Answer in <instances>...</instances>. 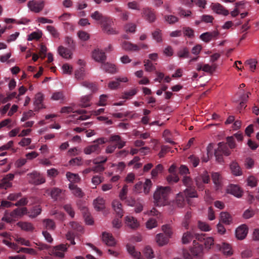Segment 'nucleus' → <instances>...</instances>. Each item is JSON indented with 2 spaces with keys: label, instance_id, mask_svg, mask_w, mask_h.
Wrapping results in <instances>:
<instances>
[{
  "label": "nucleus",
  "instance_id": "37998d69",
  "mask_svg": "<svg viewBox=\"0 0 259 259\" xmlns=\"http://www.w3.org/2000/svg\"><path fill=\"white\" fill-rule=\"evenodd\" d=\"M145 69L146 71L151 72L156 70L155 66L149 60H145L144 61Z\"/></svg>",
  "mask_w": 259,
  "mask_h": 259
},
{
  "label": "nucleus",
  "instance_id": "b1692460",
  "mask_svg": "<svg viewBox=\"0 0 259 259\" xmlns=\"http://www.w3.org/2000/svg\"><path fill=\"white\" fill-rule=\"evenodd\" d=\"M121 47L123 50L128 51H138L140 50L138 45L126 41H124L122 43Z\"/></svg>",
  "mask_w": 259,
  "mask_h": 259
},
{
  "label": "nucleus",
  "instance_id": "ddd939ff",
  "mask_svg": "<svg viewBox=\"0 0 259 259\" xmlns=\"http://www.w3.org/2000/svg\"><path fill=\"white\" fill-rule=\"evenodd\" d=\"M143 13L145 19L149 22L152 23L155 21L156 16L154 10L150 8H144L143 9Z\"/></svg>",
  "mask_w": 259,
  "mask_h": 259
},
{
  "label": "nucleus",
  "instance_id": "a19ab883",
  "mask_svg": "<svg viewBox=\"0 0 259 259\" xmlns=\"http://www.w3.org/2000/svg\"><path fill=\"white\" fill-rule=\"evenodd\" d=\"M143 185V192L145 194H149L152 185V183L150 179H146Z\"/></svg>",
  "mask_w": 259,
  "mask_h": 259
},
{
  "label": "nucleus",
  "instance_id": "dca6fc26",
  "mask_svg": "<svg viewBox=\"0 0 259 259\" xmlns=\"http://www.w3.org/2000/svg\"><path fill=\"white\" fill-rule=\"evenodd\" d=\"M44 96L41 93H38L35 95V101L34 102L35 111H38L40 109L45 108L42 104Z\"/></svg>",
  "mask_w": 259,
  "mask_h": 259
},
{
  "label": "nucleus",
  "instance_id": "7c9ffc66",
  "mask_svg": "<svg viewBox=\"0 0 259 259\" xmlns=\"http://www.w3.org/2000/svg\"><path fill=\"white\" fill-rule=\"evenodd\" d=\"M221 153L225 156H229L231 152L229 149L227 143L224 142H220L218 144V148H217Z\"/></svg>",
  "mask_w": 259,
  "mask_h": 259
},
{
  "label": "nucleus",
  "instance_id": "8fccbe9b",
  "mask_svg": "<svg viewBox=\"0 0 259 259\" xmlns=\"http://www.w3.org/2000/svg\"><path fill=\"white\" fill-rule=\"evenodd\" d=\"M44 226L47 229L54 230L55 228L54 222L51 219H45L44 220Z\"/></svg>",
  "mask_w": 259,
  "mask_h": 259
},
{
  "label": "nucleus",
  "instance_id": "49530a36",
  "mask_svg": "<svg viewBox=\"0 0 259 259\" xmlns=\"http://www.w3.org/2000/svg\"><path fill=\"white\" fill-rule=\"evenodd\" d=\"M163 169V167L162 164H159L156 165L155 168L153 169L151 171L152 178H154L156 177L159 173H160L162 171Z\"/></svg>",
  "mask_w": 259,
  "mask_h": 259
},
{
  "label": "nucleus",
  "instance_id": "0e129e2a",
  "mask_svg": "<svg viewBox=\"0 0 259 259\" xmlns=\"http://www.w3.org/2000/svg\"><path fill=\"white\" fill-rule=\"evenodd\" d=\"M35 114L33 113V111L31 110H29L28 112H26L23 113L22 117L21 119V121H25L30 117H33Z\"/></svg>",
  "mask_w": 259,
  "mask_h": 259
},
{
  "label": "nucleus",
  "instance_id": "6ab92c4d",
  "mask_svg": "<svg viewBox=\"0 0 259 259\" xmlns=\"http://www.w3.org/2000/svg\"><path fill=\"white\" fill-rule=\"evenodd\" d=\"M125 223L127 226L132 229H136L139 227V223L137 219L132 216L125 217Z\"/></svg>",
  "mask_w": 259,
  "mask_h": 259
},
{
  "label": "nucleus",
  "instance_id": "2eb2a0df",
  "mask_svg": "<svg viewBox=\"0 0 259 259\" xmlns=\"http://www.w3.org/2000/svg\"><path fill=\"white\" fill-rule=\"evenodd\" d=\"M210 7L214 12L218 14L227 16L229 14V11L219 3H212Z\"/></svg>",
  "mask_w": 259,
  "mask_h": 259
},
{
  "label": "nucleus",
  "instance_id": "6e6552de",
  "mask_svg": "<svg viewBox=\"0 0 259 259\" xmlns=\"http://www.w3.org/2000/svg\"><path fill=\"white\" fill-rule=\"evenodd\" d=\"M44 1H30L27 3V6L31 11L38 13L41 11L44 8Z\"/></svg>",
  "mask_w": 259,
  "mask_h": 259
},
{
  "label": "nucleus",
  "instance_id": "e2e57ef3",
  "mask_svg": "<svg viewBox=\"0 0 259 259\" xmlns=\"http://www.w3.org/2000/svg\"><path fill=\"white\" fill-rule=\"evenodd\" d=\"M255 211L252 209H246L243 214V218L245 219H249L254 216Z\"/></svg>",
  "mask_w": 259,
  "mask_h": 259
},
{
  "label": "nucleus",
  "instance_id": "72a5a7b5",
  "mask_svg": "<svg viewBox=\"0 0 259 259\" xmlns=\"http://www.w3.org/2000/svg\"><path fill=\"white\" fill-rule=\"evenodd\" d=\"M91 17L94 20L98 21L100 24H101L107 17L105 16H104L102 13H101L100 12L98 11H96L93 13L91 15Z\"/></svg>",
  "mask_w": 259,
  "mask_h": 259
},
{
  "label": "nucleus",
  "instance_id": "423d86ee",
  "mask_svg": "<svg viewBox=\"0 0 259 259\" xmlns=\"http://www.w3.org/2000/svg\"><path fill=\"white\" fill-rule=\"evenodd\" d=\"M61 113H69L70 112H74L73 111V108L71 107L67 106V107H63L61 108ZM75 112H76L80 115L76 118L77 120H84L87 119H88L90 117L89 115H85V114L87 113V111L83 109H79L75 111Z\"/></svg>",
  "mask_w": 259,
  "mask_h": 259
},
{
  "label": "nucleus",
  "instance_id": "680f3d73",
  "mask_svg": "<svg viewBox=\"0 0 259 259\" xmlns=\"http://www.w3.org/2000/svg\"><path fill=\"white\" fill-rule=\"evenodd\" d=\"M162 230L163 231V232L164 233V234H165L164 235L165 236H166L168 238H169L171 237V236L172 234V232L171 231V229L169 225H163L162 227Z\"/></svg>",
  "mask_w": 259,
  "mask_h": 259
},
{
  "label": "nucleus",
  "instance_id": "2f4dec72",
  "mask_svg": "<svg viewBox=\"0 0 259 259\" xmlns=\"http://www.w3.org/2000/svg\"><path fill=\"white\" fill-rule=\"evenodd\" d=\"M169 238L162 233H159L156 236V242L159 246H163L167 243Z\"/></svg>",
  "mask_w": 259,
  "mask_h": 259
},
{
  "label": "nucleus",
  "instance_id": "5701e85b",
  "mask_svg": "<svg viewBox=\"0 0 259 259\" xmlns=\"http://www.w3.org/2000/svg\"><path fill=\"white\" fill-rule=\"evenodd\" d=\"M112 205L117 216L119 218H121L123 213L122 204L118 200H114L113 201Z\"/></svg>",
  "mask_w": 259,
  "mask_h": 259
},
{
  "label": "nucleus",
  "instance_id": "5fc2aeb1",
  "mask_svg": "<svg viewBox=\"0 0 259 259\" xmlns=\"http://www.w3.org/2000/svg\"><path fill=\"white\" fill-rule=\"evenodd\" d=\"M124 30L126 32L134 33L136 29V25L133 23H129L124 26Z\"/></svg>",
  "mask_w": 259,
  "mask_h": 259
},
{
  "label": "nucleus",
  "instance_id": "4468645a",
  "mask_svg": "<svg viewBox=\"0 0 259 259\" xmlns=\"http://www.w3.org/2000/svg\"><path fill=\"white\" fill-rule=\"evenodd\" d=\"M248 233V228L245 224L238 227L235 231L236 236L239 240H243L245 238Z\"/></svg>",
  "mask_w": 259,
  "mask_h": 259
},
{
  "label": "nucleus",
  "instance_id": "aec40b11",
  "mask_svg": "<svg viewBox=\"0 0 259 259\" xmlns=\"http://www.w3.org/2000/svg\"><path fill=\"white\" fill-rule=\"evenodd\" d=\"M101 68L109 73L114 74L117 72V69L115 65L108 62H103L101 64Z\"/></svg>",
  "mask_w": 259,
  "mask_h": 259
},
{
  "label": "nucleus",
  "instance_id": "58836bf2",
  "mask_svg": "<svg viewBox=\"0 0 259 259\" xmlns=\"http://www.w3.org/2000/svg\"><path fill=\"white\" fill-rule=\"evenodd\" d=\"M18 225L22 230L25 231H31L34 229L32 225L30 223L19 222Z\"/></svg>",
  "mask_w": 259,
  "mask_h": 259
},
{
  "label": "nucleus",
  "instance_id": "f704fd0d",
  "mask_svg": "<svg viewBox=\"0 0 259 259\" xmlns=\"http://www.w3.org/2000/svg\"><path fill=\"white\" fill-rule=\"evenodd\" d=\"M58 52L60 56L65 58H69L71 57V51L62 46H60L58 48Z\"/></svg>",
  "mask_w": 259,
  "mask_h": 259
},
{
  "label": "nucleus",
  "instance_id": "de8ad7c7",
  "mask_svg": "<svg viewBox=\"0 0 259 259\" xmlns=\"http://www.w3.org/2000/svg\"><path fill=\"white\" fill-rule=\"evenodd\" d=\"M62 192V190L58 188L54 187L52 189L50 195L53 199H57L58 197L60 196Z\"/></svg>",
  "mask_w": 259,
  "mask_h": 259
},
{
  "label": "nucleus",
  "instance_id": "4be33fe9",
  "mask_svg": "<svg viewBox=\"0 0 259 259\" xmlns=\"http://www.w3.org/2000/svg\"><path fill=\"white\" fill-rule=\"evenodd\" d=\"M227 191L229 193H230L238 198L241 197L242 195V192L240 190V187L236 185H230L227 189Z\"/></svg>",
  "mask_w": 259,
  "mask_h": 259
},
{
  "label": "nucleus",
  "instance_id": "bb28decb",
  "mask_svg": "<svg viewBox=\"0 0 259 259\" xmlns=\"http://www.w3.org/2000/svg\"><path fill=\"white\" fill-rule=\"evenodd\" d=\"M220 221L226 225H229L232 223V217L227 212H222L220 214Z\"/></svg>",
  "mask_w": 259,
  "mask_h": 259
},
{
  "label": "nucleus",
  "instance_id": "c9c22d12",
  "mask_svg": "<svg viewBox=\"0 0 259 259\" xmlns=\"http://www.w3.org/2000/svg\"><path fill=\"white\" fill-rule=\"evenodd\" d=\"M66 177L71 183H78L80 181V177L78 174H75L70 172H67Z\"/></svg>",
  "mask_w": 259,
  "mask_h": 259
},
{
  "label": "nucleus",
  "instance_id": "f8f14e48",
  "mask_svg": "<svg viewBox=\"0 0 259 259\" xmlns=\"http://www.w3.org/2000/svg\"><path fill=\"white\" fill-rule=\"evenodd\" d=\"M92 57L96 62H100L101 64L106 60L105 53L98 49L93 51Z\"/></svg>",
  "mask_w": 259,
  "mask_h": 259
},
{
  "label": "nucleus",
  "instance_id": "393cba45",
  "mask_svg": "<svg viewBox=\"0 0 259 259\" xmlns=\"http://www.w3.org/2000/svg\"><path fill=\"white\" fill-rule=\"evenodd\" d=\"M27 213V209L26 207L17 208L11 212V215L15 219L21 217L25 214Z\"/></svg>",
  "mask_w": 259,
  "mask_h": 259
},
{
  "label": "nucleus",
  "instance_id": "0eeeda50",
  "mask_svg": "<svg viewBox=\"0 0 259 259\" xmlns=\"http://www.w3.org/2000/svg\"><path fill=\"white\" fill-rule=\"evenodd\" d=\"M67 250L66 244H61L54 246L50 250V254L57 257L63 258L64 256V252Z\"/></svg>",
  "mask_w": 259,
  "mask_h": 259
},
{
  "label": "nucleus",
  "instance_id": "c03bdc74",
  "mask_svg": "<svg viewBox=\"0 0 259 259\" xmlns=\"http://www.w3.org/2000/svg\"><path fill=\"white\" fill-rule=\"evenodd\" d=\"M195 182L199 191H203L204 189L205 186L203 184L200 175L195 178Z\"/></svg>",
  "mask_w": 259,
  "mask_h": 259
},
{
  "label": "nucleus",
  "instance_id": "603ef678",
  "mask_svg": "<svg viewBox=\"0 0 259 259\" xmlns=\"http://www.w3.org/2000/svg\"><path fill=\"white\" fill-rule=\"evenodd\" d=\"M167 182L169 184L177 183L179 181V178L177 174H172L166 178Z\"/></svg>",
  "mask_w": 259,
  "mask_h": 259
},
{
  "label": "nucleus",
  "instance_id": "338daca9",
  "mask_svg": "<svg viewBox=\"0 0 259 259\" xmlns=\"http://www.w3.org/2000/svg\"><path fill=\"white\" fill-rule=\"evenodd\" d=\"M189 162L193 165L194 167L198 166L199 163V159L198 157L194 156L191 155L189 157Z\"/></svg>",
  "mask_w": 259,
  "mask_h": 259
},
{
  "label": "nucleus",
  "instance_id": "a18cd8bd",
  "mask_svg": "<svg viewBox=\"0 0 259 259\" xmlns=\"http://www.w3.org/2000/svg\"><path fill=\"white\" fill-rule=\"evenodd\" d=\"M178 56L181 58H188L189 56V52L187 48H184L178 52Z\"/></svg>",
  "mask_w": 259,
  "mask_h": 259
},
{
  "label": "nucleus",
  "instance_id": "774afa93",
  "mask_svg": "<svg viewBox=\"0 0 259 259\" xmlns=\"http://www.w3.org/2000/svg\"><path fill=\"white\" fill-rule=\"evenodd\" d=\"M164 19L169 24H174L178 21V18L174 15H165Z\"/></svg>",
  "mask_w": 259,
  "mask_h": 259
},
{
  "label": "nucleus",
  "instance_id": "ea45409f",
  "mask_svg": "<svg viewBox=\"0 0 259 259\" xmlns=\"http://www.w3.org/2000/svg\"><path fill=\"white\" fill-rule=\"evenodd\" d=\"M185 194L189 198H195L198 197L197 192L195 188H187L185 191Z\"/></svg>",
  "mask_w": 259,
  "mask_h": 259
},
{
  "label": "nucleus",
  "instance_id": "4d7b16f0",
  "mask_svg": "<svg viewBox=\"0 0 259 259\" xmlns=\"http://www.w3.org/2000/svg\"><path fill=\"white\" fill-rule=\"evenodd\" d=\"M144 254L145 256L148 258H152L154 257L153 251L151 247L147 246H146L144 251Z\"/></svg>",
  "mask_w": 259,
  "mask_h": 259
},
{
  "label": "nucleus",
  "instance_id": "473e14b6",
  "mask_svg": "<svg viewBox=\"0 0 259 259\" xmlns=\"http://www.w3.org/2000/svg\"><path fill=\"white\" fill-rule=\"evenodd\" d=\"M211 178L213 183L218 189L221 186V176L219 172H212L211 173Z\"/></svg>",
  "mask_w": 259,
  "mask_h": 259
},
{
  "label": "nucleus",
  "instance_id": "412c9836",
  "mask_svg": "<svg viewBox=\"0 0 259 259\" xmlns=\"http://www.w3.org/2000/svg\"><path fill=\"white\" fill-rule=\"evenodd\" d=\"M109 141L110 142H115L116 144L114 146H116L118 149H121L125 145L126 142L122 140L121 138L119 135H111L110 137Z\"/></svg>",
  "mask_w": 259,
  "mask_h": 259
},
{
  "label": "nucleus",
  "instance_id": "f03ea898",
  "mask_svg": "<svg viewBox=\"0 0 259 259\" xmlns=\"http://www.w3.org/2000/svg\"><path fill=\"white\" fill-rule=\"evenodd\" d=\"M193 247L190 249V251L184 250L183 256L185 259H193V256L200 257L203 254V247L202 244H198L196 240L193 241Z\"/></svg>",
  "mask_w": 259,
  "mask_h": 259
},
{
  "label": "nucleus",
  "instance_id": "69168bd1",
  "mask_svg": "<svg viewBox=\"0 0 259 259\" xmlns=\"http://www.w3.org/2000/svg\"><path fill=\"white\" fill-rule=\"evenodd\" d=\"M47 29L53 37L55 38H58L59 37V33L54 26L51 25L47 26Z\"/></svg>",
  "mask_w": 259,
  "mask_h": 259
},
{
  "label": "nucleus",
  "instance_id": "a878e982",
  "mask_svg": "<svg viewBox=\"0 0 259 259\" xmlns=\"http://www.w3.org/2000/svg\"><path fill=\"white\" fill-rule=\"evenodd\" d=\"M128 81L127 77H117L116 80L109 82L108 87L111 90L117 89L120 85V82H126Z\"/></svg>",
  "mask_w": 259,
  "mask_h": 259
},
{
  "label": "nucleus",
  "instance_id": "a211bd4d",
  "mask_svg": "<svg viewBox=\"0 0 259 259\" xmlns=\"http://www.w3.org/2000/svg\"><path fill=\"white\" fill-rule=\"evenodd\" d=\"M99 158H97L93 160V163L95 164H96L95 166L92 167L93 171L95 172H100L103 171L105 169V168L102 165V164L105 163L107 160V158L106 157H105V158H104L103 160H99Z\"/></svg>",
  "mask_w": 259,
  "mask_h": 259
},
{
  "label": "nucleus",
  "instance_id": "09e8293b",
  "mask_svg": "<svg viewBox=\"0 0 259 259\" xmlns=\"http://www.w3.org/2000/svg\"><path fill=\"white\" fill-rule=\"evenodd\" d=\"M193 238V235L190 232H187L183 234L182 242L184 244L189 243Z\"/></svg>",
  "mask_w": 259,
  "mask_h": 259
},
{
  "label": "nucleus",
  "instance_id": "7ed1b4c3",
  "mask_svg": "<svg viewBox=\"0 0 259 259\" xmlns=\"http://www.w3.org/2000/svg\"><path fill=\"white\" fill-rule=\"evenodd\" d=\"M105 143L104 138H99L94 141L93 144L88 146L84 149V152L86 154H91L93 153L98 154L101 149V145Z\"/></svg>",
  "mask_w": 259,
  "mask_h": 259
},
{
  "label": "nucleus",
  "instance_id": "e433bc0d",
  "mask_svg": "<svg viewBox=\"0 0 259 259\" xmlns=\"http://www.w3.org/2000/svg\"><path fill=\"white\" fill-rule=\"evenodd\" d=\"M185 203L184 196L182 194H178L176 197L175 205L178 207H183Z\"/></svg>",
  "mask_w": 259,
  "mask_h": 259
},
{
  "label": "nucleus",
  "instance_id": "c85d7f7f",
  "mask_svg": "<svg viewBox=\"0 0 259 259\" xmlns=\"http://www.w3.org/2000/svg\"><path fill=\"white\" fill-rule=\"evenodd\" d=\"M230 169L233 175L236 176H241L242 174V170L239 164L236 162H232L230 165Z\"/></svg>",
  "mask_w": 259,
  "mask_h": 259
},
{
  "label": "nucleus",
  "instance_id": "6e6d98bb",
  "mask_svg": "<svg viewBox=\"0 0 259 259\" xmlns=\"http://www.w3.org/2000/svg\"><path fill=\"white\" fill-rule=\"evenodd\" d=\"M91 97L90 96H85L81 98L80 100V105L82 107H87L90 105Z\"/></svg>",
  "mask_w": 259,
  "mask_h": 259
},
{
  "label": "nucleus",
  "instance_id": "4c0bfd02",
  "mask_svg": "<svg viewBox=\"0 0 259 259\" xmlns=\"http://www.w3.org/2000/svg\"><path fill=\"white\" fill-rule=\"evenodd\" d=\"M127 250L128 253L134 257H139L141 255V252L137 251L134 246L127 244L126 245Z\"/></svg>",
  "mask_w": 259,
  "mask_h": 259
},
{
  "label": "nucleus",
  "instance_id": "79ce46f5",
  "mask_svg": "<svg viewBox=\"0 0 259 259\" xmlns=\"http://www.w3.org/2000/svg\"><path fill=\"white\" fill-rule=\"evenodd\" d=\"M81 84L82 86L89 89L92 92H95L97 90L96 84L95 83L91 82L88 81H82Z\"/></svg>",
  "mask_w": 259,
  "mask_h": 259
},
{
  "label": "nucleus",
  "instance_id": "f3484780",
  "mask_svg": "<svg viewBox=\"0 0 259 259\" xmlns=\"http://www.w3.org/2000/svg\"><path fill=\"white\" fill-rule=\"evenodd\" d=\"M102 240L108 246H113L116 244V241L112 235L107 232L102 233Z\"/></svg>",
  "mask_w": 259,
  "mask_h": 259
},
{
  "label": "nucleus",
  "instance_id": "cd10ccee",
  "mask_svg": "<svg viewBox=\"0 0 259 259\" xmlns=\"http://www.w3.org/2000/svg\"><path fill=\"white\" fill-rule=\"evenodd\" d=\"M41 212V208L39 205L33 206L29 211L27 210L28 215L31 218H35Z\"/></svg>",
  "mask_w": 259,
  "mask_h": 259
},
{
  "label": "nucleus",
  "instance_id": "864d4df0",
  "mask_svg": "<svg viewBox=\"0 0 259 259\" xmlns=\"http://www.w3.org/2000/svg\"><path fill=\"white\" fill-rule=\"evenodd\" d=\"M183 184L187 188L191 187L193 185V181L192 179L188 176H184L182 179Z\"/></svg>",
  "mask_w": 259,
  "mask_h": 259
},
{
  "label": "nucleus",
  "instance_id": "20e7f679",
  "mask_svg": "<svg viewBox=\"0 0 259 259\" xmlns=\"http://www.w3.org/2000/svg\"><path fill=\"white\" fill-rule=\"evenodd\" d=\"M195 239L200 241V242H203L204 243V245H205V248L209 249L211 248V246H213L216 249V245L217 244H215L214 243V240L212 237H206L205 234H195Z\"/></svg>",
  "mask_w": 259,
  "mask_h": 259
},
{
  "label": "nucleus",
  "instance_id": "39448f33",
  "mask_svg": "<svg viewBox=\"0 0 259 259\" xmlns=\"http://www.w3.org/2000/svg\"><path fill=\"white\" fill-rule=\"evenodd\" d=\"M102 30L104 32L107 34H116L118 32L113 28V25H114L113 21L108 17H107L101 24Z\"/></svg>",
  "mask_w": 259,
  "mask_h": 259
},
{
  "label": "nucleus",
  "instance_id": "3c124183",
  "mask_svg": "<svg viewBox=\"0 0 259 259\" xmlns=\"http://www.w3.org/2000/svg\"><path fill=\"white\" fill-rule=\"evenodd\" d=\"M63 208L69 215L73 218L75 215V212L72 206L70 204H67L64 205Z\"/></svg>",
  "mask_w": 259,
  "mask_h": 259
},
{
  "label": "nucleus",
  "instance_id": "c756f323",
  "mask_svg": "<svg viewBox=\"0 0 259 259\" xmlns=\"http://www.w3.org/2000/svg\"><path fill=\"white\" fill-rule=\"evenodd\" d=\"M95 208L99 211L105 208V200L101 197H98L94 201Z\"/></svg>",
  "mask_w": 259,
  "mask_h": 259
},
{
  "label": "nucleus",
  "instance_id": "bf43d9fd",
  "mask_svg": "<svg viewBox=\"0 0 259 259\" xmlns=\"http://www.w3.org/2000/svg\"><path fill=\"white\" fill-rule=\"evenodd\" d=\"M198 227L203 231H209L210 230V227L206 223L200 221L198 222Z\"/></svg>",
  "mask_w": 259,
  "mask_h": 259
},
{
  "label": "nucleus",
  "instance_id": "f257e3e1",
  "mask_svg": "<svg viewBox=\"0 0 259 259\" xmlns=\"http://www.w3.org/2000/svg\"><path fill=\"white\" fill-rule=\"evenodd\" d=\"M170 189L169 187H159L153 195L154 203L157 206H164L168 202V195Z\"/></svg>",
  "mask_w": 259,
  "mask_h": 259
},
{
  "label": "nucleus",
  "instance_id": "9d476101",
  "mask_svg": "<svg viewBox=\"0 0 259 259\" xmlns=\"http://www.w3.org/2000/svg\"><path fill=\"white\" fill-rule=\"evenodd\" d=\"M219 35V32L217 30L206 32L201 34L200 38L205 42H208L211 40L215 39Z\"/></svg>",
  "mask_w": 259,
  "mask_h": 259
},
{
  "label": "nucleus",
  "instance_id": "052dcab7",
  "mask_svg": "<svg viewBox=\"0 0 259 259\" xmlns=\"http://www.w3.org/2000/svg\"><path fill=\"white\" fill-rule=\"evenodd\" d=\"M71 228L78 232H81L83 231V227L78 223L75 222H71L70 223Z\"/></svg>",
  "mask_w": 259,
  "mask_h": 259
},
{
  "label": "nucleus",
  "instance_id": "13d9d810",
  "mask_svg": "<svg viewBox=\"0 0 259 259\" xmlns=\"http://www.w3.org/2000/svg\"><path fill=\"white\" fill-rule=\"evenodd\" d=\"M152 35L153 39L156 40L157 42H159L162 41V34L161 31L159 29H157L154 31Z\"/></svg>",
  "mask_w": 259,
  "mask_h": 259
},
{
  "label": "nucleus",
  "instance_id": "1a4fd4ad",
  "mask_svg": "<svg viewBox=\"0 0 259 259\" xmlns=\"http://www.w3.org/2000/svg\"><path fill=\"white\" fill-rule=\"evenodd\" d=\"M216 249L222 251L224 254L227 256H230L233 254L232 247L231 245L227 243L223 242L221 244H217Z\"/></svg>",
  "mask_w": 259,
  "mask_h": 259
},
{
  "label": "nucleus",
  "instance_id": "9b49d317",
  "mask_svg": "<svg viewBox=\"0 0 259 259\" xmlns=\"http://www.w3.org/2000/svg\"><path fill=\"white\" fill-rule=\"evenodd\" d=\"M28 176L31 178L30 182L36 185L43 184L46 181L45 179L36 171L30 173Z\"/></svg>",
  "mask_w": 259,
  "mask_h": 259
}]
</instances>
